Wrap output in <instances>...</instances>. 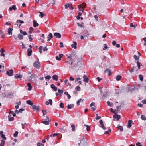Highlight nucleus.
<instances>
[{
  "label": "nucleus",
  "instance_id": "obj_30",
  "mask_svg": "<svg viewBox=\"0 0 146 146\" xmlns=\"http://www.w3.org/2000/svg\"><path fill=\"white\" fill-rule=\"evenodd\" d=\"M107 104L108 106L110 107H112L113 105V103H111L109 101H107Z\"/></svg>",
  "mask_w": 146,
  "mask_h": 146
},
{
  "label": "nucleus",
  "instance_id": "obj_10",
  "mask_svg": "<svg viewBox=\"0 0 146 146\" xmlns=\"http://www.w3.org/2000/svg\"><path fill=\"white\" fill-rule=\"evenodd\" d=\"M83 81L86 83H87L88 81V78L87 76L84 75L83 77Z\"/></svg>",
  "mask_w": 146,
  "mask_h": 146
},
{
  "label": "nucleus",
  "instance_id": "obj_38",
  "mask_svg": "<svg viewBox=\"0 0 146 146\" xmlns=\"http://www.w3.org/2000/svg\"><path fill=\"white\" fill-rule=\"evenodd\" d=\"M33 29L32 27H30L29 29V33L31 34L32 31H33Z\"/></svg>",
  "mask_w": 146,
  "mask_h": 146
},
{
  "label": "nucleus",
  "instance_id": "obj_53",
  "mask_svg": "<svg viewBox=\"0 0 146 146\" xmlns=\"http://www.w3.org/2000/svg\"><path fill=\"white\" fill-rule=\"evenodd\" d=\"M97 79V80L98 82H100L101 80H102V78H100L99 77H98L96 78Z\"/></svg>",
  "mask_w": 146,
  "mask_h": 146
},
{
  "label": "nucleus",
  "instance_id": "obj_35",
  "mask_svg": "<svg viewBox=\"0 0 146 146\" xmlns=\"http://www.w3.org/2000/svg\"><path fill=\"white\" fill-rule=\"evenodd\" d=\"M134 58L136 60H139V56H137L136 55H135L133 56Z\"/></svg>",
  "mask_w": 146,
  "mask_h": 146
},
{
  "label": "nucleus",
  "instance_id": "obj_31",
  "mask_svg": "<svg viewBox=\"0 0 146 146\" xmlns=\"http://www.w3.org/2000/svg\"><path fill=\"white\" fill-rule=\"evenodd\" d=\"M122 77L121 76L117 75L116 77V80L117 81H119L121 78Z\"/></svg>",
  "mask_w": 146,
  "mask_h": 146
},
{
  "label": "nucleus",
  "instance_id": "obj_15",
  "mask_svg": "<svg viewBox=\"0 0 146 146\" xmlns=\"http://www.w3.org/2000/svg\"><path fill=\"white\" fill-rule=\"evenodd\" d=\"M16 22L17 24H16L15 25H18V24L19 23H20V24L19 25V26H21V24L22 23H24V22L23 21L21 20H17L16 21Z\"/></svg>",
  "mask_w": 146,
  "mask_h": 146
},
{
  "label": "nucleus",
  "instance_id": "obj_16",
  "mask_svg": "<svg viewBox=\"0 0 146 146\" xmlns=\"http://www.w3.org/2000/svg\"><path fill=\"white\" fill-rule=\"evenodd\" d=\"M52 78L54 80L57 81L58 80V77L56 75H54L53 76Z\"/></svg>",
  "mask_w": 146,
  "mask_h": 146
},
{
  "label": "nucleus",
  "instance_id": "obj_39",
  "mask_svg": "<svg viewBox=\"0 0 146 146\" xmlns=\"http://www.w3.org/2000/svg\"><path fill=\"white\" fill-rule=\"evenodd\" d=\"M43 113V115L44 116L46 115L47 113V111L45 110H42V111Z\"/></svg>",
  "mask_w": 146,
  "mask_h": 146
},
{
  "label": "nucleus",
  "instance_id": "obj_59",
  "mask_svg": "<svg viewBox=\"0 0 146 146\" xmlns=\"http://www.w3.org/2000/svg\"><path fill=\"white\" fill-rule=\"evenodd\" d=\"M136 146H142V145L139 142H137L136 144Z\"/></svg>",
  "mask_w": 146,
  "mask_h": 146
},
{
  "label": "nucleus",
  "instance_id": "obj_21",
  "mask_svg": "<svg viewBox=\"0 0 146 146\" xmlns=\"http://www.w3.org/2000/svg\"><path fill=\"white\" fill-rule=\"evenodd\" d=\"M13 9L14 10H15L17 9L15 5H13L12 7H10L9 8V10L11 11H12Z\"/></svg>",
  "mask_w": 146,
  "mask_h": 146
},
{
  "label": "nucleus",
  "instance_id": "obj_50",
  "mask_svg": "<svg viewBox=\"0 0 146 146\" xmlns=\"http://www.w3.org/2000/svg\"><path fill=\"white\" fill-rule=\"evenodd\" d=\"M119 130H120L121 131H122L123 130V127L122 126H119L118 127Z\"/></svg>",
  "mask_w": 146,
  "mask_h": 146
},
{
  "label": "nucleus",
  "instance_id": "obj_4",
  "mask_svg": "<svg viewBox=\"0 0 146 146\" xmlns=\"http://www.w3.org/2000/svg\"><path fill=\"white\" fill-rule=\"evenodd\" d=\"M46 119H45V121L42 122V123L46 125H48L49 124V121H50L48 117L46 116Z\"/></svg>",
  "mask_w": 146,
  "mask_h": 146
},
{
  "label": "nucleus",
  "instance_id": "obj_45",
  "mask_svg": "<svg viewBox=\"0 0 146 146\" xmlns=\"http://www.w3.org/2000/svg\"><path fill=\"white\" fill-rule=\"evenodd\" d=\"M75 89L77 91H80V88L79 86H77L76 87Z\"/></svg>",
  "mask_w": 146,
  "mask_h": 146
},
{
  "label": "nucleus",
  "instance_id": "obj_8",
  "mask_svg": "<svg viewBox=\"0 0 146 146\" xmlns=\"http://www.w3.org/2000/svg\"><path fill=\"white\" fill-rule=\"evenodd\" d=\"M104 72L108 74L109 76L111 75V72L109 69H106L104 71Z\"/></svg>",
  "mask_w": 146,
  "mask_h": 146
},
{
  "label": "nucleus",
  "instance_id": "obj_44",
  "mask_svg": "<svg viewBox=\"0 0 146 146\" xmlns=\"http://www.w3.org/2000/svg\"><path fill=\"white\" fill-rule=\"evenodd\" d=\"M100 127L104 130H105L106 129L105 127L104 126V124H102V125H100Z\"/></svg>",
  "mask_w": 146,
  "mask_h": 146
},
{
  "label": "nucleus",
  "instance_id": "obj_54",
  "mask_svg": "<svg viewBox=\"0 0 146 146\" xmlns=\"http://www.w3.org/2000/svg\"><path fill=\"white\" fill-rule=\"evenodd\" d=\"M130 26L131 27H134V28H135V26L132 23H131L130 25Z\"/></svg>",
  "mask_w": 146,
  "mask_h": 146
},
{
  "label": "nucleus",
  "instance_id": "obj_11",
  "mask_svg": "<svg viewBox=\"0 0 146 146\" xmlns=\"http://www.w3.org/2000/svg\"><path fill=\"white\" fill-rule=\"evenodd\" d=\"M32 108L33 109L36 110L38 111H39V106H36L35 105H34L33 106Z\"/></svg>",
  "mask_w": 146,
  "mask_h": 146
},
{
  "label": "nucleus",
  "instance_id": "obj_24",
  "mask_svg": "<svg viewBox=\"0 0 146 146\" xmlns=\"http://www.w3.org/2000/svg\"><path fill=\"white\" fill-rule=\"evenodd\" d=\"M132 122V121L131 120H129L128 123L127 127L128 128H130L131 126V123Z\"/></svg>",
  "mask_w": 146,
  "mask_h": 146
},
{
  "label": "nucleus",
  "instance_id": "obj_41",
  "mask_svg": "<svg viewBox=\"0 0 146 146\" xmlns=\"http://www.w3.org/2000/svg\"><path fill=\"white\" fill-rule=\"evenodd\" d=\"M141 118L143 120H146V118L144 115H142L141 117Z\"/></svg>",
  "mask_w": 146,
  "mask_h": 146
},
{
  "label": "nucleus",
  "instance_id": "obj_17",
  "mask_svg": "<svg viewBox=\"0 0 146 146\" xmlns=\"http://www.w3.org/2000/svg\"><path fill=\"white\" fill-rule=\"evenodd\" d=\"M27 52H28V56H30L31 55L32 52V50L31 48H29L28 49Z\"/></svg>",
  "mask_w": 146,
  "mask_h": 146
},
{
  "label": "nucleus",
  "instance_id": "obj_57",
  "mask_svg": "<svg viewBox=\"0 0 146 146\" xmlns=\"http://www.w3.org/2000/svg\"><path fill=\"white\" fill-rule=\"evenodd\" d=\"M80 80V77H77V78H76L75 80V82H77V81Z\"/></svg>",
  "mask_w": 146,
  "mask_h": 146
},
{
  "label": "nucleus",
  "instance_id": "obj_49",
  "mask_svg": "<svg viewBox=\"0 0 146 146\" xmlns=\"http://www.w3.org/2000/svg\"><path fill=\"white\" fill-rule=\"evenodd\" d=\"M21 125L22 126V128L23 129H24V126L25 125H27V124L26 123H25L24 124L22 123L21 124Z\"/></svg>",
  "mask_w": 146,
  "mask_h": 146
},
{
  "label": "nucleus",
  "instance_id": "obj_61",
  "mask_svg": "<svg viewBox=\"0 0 146 146\" xmlns=\"http://www.w3.org/2000/svg\"><path fill=\"white\" fill-rule=\"evenodd\" d=\"M56 60H58L59 61L61 60V58H60L58 56H56Z\"/></svg>",
  "mask_w": 146,
  "mask_h": 146
},
{
  "label": "nucleus",
  "instance_id": "obj_7",
  "mask_svg": "<svg viewBox=\"0 0 146 146\" xmlns=\"http://www.w3.org/2000/svg\"><path fill=\"white\" fill-rule=\"evenodd\" d=\"M54 35L56 38H59L61 37V34L58 33H54Z\"/></svg>",
  "mask_w": 146,
  "mask_h": 146
},
{
  "label": "nucleus",
  "instance_id": "obj_51",
  "mask_svg": "<svg viewBox=\"0 0 146 146\" xmlns=\"http://www.w3.org/2000/svg\"><path fill=\"white\" fill-rule=\"evenodd\" d=\"M111 112H113L114 114L115 113H116V110H115V111H114V110H113L112 108L111 109Z\"/></svg>",
  "mask_w": 146,
  "mask_h": 146
},
{
  "label": "nucleus",
  "instance_id": "obj_36",
  "mask_svg": "<svg viewBox=\"0 0 146 146\" xmlns=\"http://www.w3.org/2000/svg\"><path fill=\"white\" fill-rule=\"evenodd\" d=\"M45 78L46 79H48L49 80L51 78V77L49 75H47L46 76Z\"/></svg>",
  "mask_w": 146,
  "mask_h": 146
},
{
  "label": "nucleus",
  "instance_id": "obj_55",
  "mask_svg": "<svg viewBox=\"0 0 146 146\" xmlns=\"http://www.w3.org/2000/svg\"><path fill=\"white\" fill-rule=\"evenodd\" d=\"M28 38L29 39V41H31L32 40V38L31 37V35H30L29 36Z\"/></svg>",
  "mask_w": 146,
  "mask_h": 146
},
{
  "label": "nucleus",
  "instance_id": "obj_56",
  "mask_svg": "<svg viewBox=\"0 0 146 146\" xmlns=\"http://www.w3.org/2000/svg\"><path fill=\"white\" fill-rule=\"evenodd\" d=\"M58 92L59 93L62 94L63 93V91L62 90L58 89Z\"/></svg>",
  "mask_w": 146,
  "mask_h": 146
},
{
  "label": "nucleus",
  "instance_id": "obj_23",
  "mask_svg": "<svg viewBox=\"0 0 146 146\" xmlns=\"http://www.w3.org/2000/svg\"><path fill=\"white\" fill-rule=\"evenodd\" d=\"M27 86L28 87V90L29 91H30L32 88V86L31 85V84L30 83H28L27 84Z\"/></svg>",
  "mask_w": 146,
  "mask_h": 146
},
{
  "label": "nucleus",
  "instance_id": "obj_13",
  "mask_svg": "<svg viewBox=\"0 0 146 146\" xmlns=\"http://www.w3.org/2000/svg\"><path fill=\"white\" fill-rule=\"evenodd\" d=\"M39 24L37 23V21L35 20L33 21V26L34 27H35L38 26Z\"/></svg>",
  "mask_w": 146,
  "mask_h": 146
},
{
  "label": "nucleus",
  "instance_id": "obj_20",
  "mask_svg": "<svg viewBox=\"0 0 146 146\" xmlns=\"http://www.w3.org/2000/svg\"><path fill=\"white\" fill-rule=\"evenodd\" d=\"M13 29L11 28H9L8 29V32L9 35H12V34Z\"/></svg>",
  "mask_w": 146,
  "mask_h": 146
},
{
  "label": "nucleus",
  "instance_id": "obj_32",
  "mask_svg": "<svg viewBox=\"0 0 146 146\" xmlns=\"http://www.w3.org/2000/svg\"><path fill=\"white\" fill-rule=\"evenodd\" d=\"M64 94L67 96L68 99H70L71 98V96L68 94L67 92H65Z\"/></svg>",
  "mask_w": 146,
  "mask_h": 146
},
{
  "label": "nucleus",
  "instance_id": "obj_2",
  "mask_svg": "<svg viewBox=\"0 0 146 146\" xmlns=\"http://www.w3.org/2000/svg\"><path fill=\"white\" fill-rule=\"evenodd\" d=\"M86 4L85 3H83L82 4H80L78 5V7L79 9V11H82V12H83L84 11V9L86 7Z\"/></svg>",
  "mask_w": 146,
  "mask_h": 146
},
{
  "label": "nucleus",
  "instance_id": "obj_46",
  "mask_svg": "<svg viewBox=\"0 0 146 146\" xmlns=\"http://www.w3.org/2000/svg\"><path fill=\"white\" fill-rule=\"evenodd\" d=\"M70 4L69 3H67L65 5V9H67L68 7H69V5Z\"/></svg>",
  "mask_w": 146,
  "mask_h": 146
},
{
  "label": "nucleus",
  "instance_id": "obj_37",
  "mask_svg": "<svg viewBox=\"0 0 146 146\" xmlns=\"http://www.w3.org/2000/svg\"><path fill=\"white\" fill-rule=\"evenodd\" d=\"M71 127L72 128V131H74L75 130V125H71Z\"/></svg>",
  "mask_w": 146,
  "mask_h": 146
},
{
  "label": "nucleus",
  "instance_id": "obj_33",
  "mask_svg": "<svg viewBox=\"0 0 146 146\" xmlns=\"http://www.w3.org/2000/svg\"><path fill=\"white\" fill-rule=\"evenodd\" d=\"M5 141L3 139H2L1 141V142L0 144V146H4Z\"/></svg>",
  "mask_w": 146,
  "mask_h": 146
},
{
  "label": "nucleus",
  "instance_id": "obj_25",
  "mask_svg": "<svg viewBox=\"0 0 146 146\" xmlns=\"http://www.w3.org/2000/svg\"><path fill=\"white\" fill-rule=\"evenodd\" d=\"M11 115L9 114L8 115L9 121H12L14 120V118L13 117H11Z\"/></svg>",
  "mask_w": 146,
  "mask_h": 146
},
{
  "label": "nucleus",
  "instance_id": "obj_9",
  "mask_svg": "<svg viewBox=\"0 0 146 146\" xmlns=\"http://www.w3.org/2000/svg\"><path fill=\"white\" fill-rule=\"evenodd\" d=\"M36 77V75L34 74H32L31 75V76L29 77V80L32 81H33L32 79H35Z\"/></svg>",
  "mask_w": 146,
  "mask_h": 146
},
{
  "label": "nucleus",
  "instance_id": "obj_47",
  "mask_svg": "<svg viewBox=\"0 0 146 146\" xmlns=\"http://www.w3.org/2000/svg\"><path fill=\"white\" fill-rule=\"evenodd\" d=\"M139 78H140V80L142 81L143 80V76L141 75H139Z\"/></svg>",
  "mask_w": 146,
  "mask_h": 146
},
{
  "label": "nucleus",
  "instance_id": "obj_29",
  "mask_svg": "<svg viewBox=\"0 0 146 146\" xmlns=\"http://www.w3.org/2000/svg\"><path fill=\"white\" fill-rule=\"evenodd\" d=\"M18 38L19 40H21L23 38V36L21 34H19L18 35Z\"/></svg>",
  "mask_w": 146,
  "mask_h": 146
},
{
  "label": "nucleus",
  "instance_id": "obj_19",
  "mask_svg": "<svg viewBox=\"0 0 146 146\" xmlns=\"http://www.w3.org/2000/svg\"><path fill=\"white\" fill-rule=\"evenodd\" d=\"M51 88L52 89L56 91L57 90V88L55 86L54 84H52L50 86Z\"/></svg>",
  "mask_w": 146,
  "mask_h": 146
},
{
  "label": "nucleus",
  "instance_id": "obj_34",
  "mask_svg": "<svg viewBox=\"0 0 146 146\" xmlns=\"http://www.w3.org/2000/svg\"><path fill=\"white\" fill-rule=\"evenodd\" d=\"M18 132L17 131H16L15 132V133H14V134L13 135V137H17V135H18Z\"/></svg>",
  "mask_w": 146,
  "mask_h": 146
},
{
  "label": "nucleus",
  "instance_id": "obj_43",
  "mask_svg": "<svg viewBox=\"0 0 146 146\" xmlns=\"http://www.w3.org/2000/svg\"><path fill=\"white\" fill-rule=\"evenodd\" d=\"M39 13V16L41 18H42L44 15L43 13L41 12H40Z\"/></svg>",
  "mask_w": 146,
  "mask_h": 146
},
{
  "label": "nucleus",
  "instance_id": "obj_40",
  "mask_svg": "<svg viewBox=\"0 0 146 146\" xmlns=\"http://www.w3.org/2000/svg\"><path fill=\"white\" fill-rule=\"evenodd\" d=\"M60 107L62 108H63L64 107V104L62 103H61L60 104Z\"/></svg>",
  "mask_w": 146,
  "mask_h": 146
},
{
  "label": "nucleus",
  "instance_id": "obj_22",
  "mask_svg": "<svg viewBox=\"0 0 146 146\" xmlns=\"http://www.w3.org/2000/svg\"><path fill=\"white\" fill-rule=\"evenodd\" d=\"M22 75L20 74H16L15 75V77L16 79L20 78H21Z\"/></svg>",
  "mask_w": 146,
  "mask_h": 146
},
{
  "label": "nucleus",
  "instance_id": "obj_5",
  "mask_svg": "<svg viewBox=\"0 0 146 146\" xmlns=\"http://www.w3.org/2000/svg\"><path fill=\"white\" fill-rule=\"evenodd\" d=\"M13 71L11 69L7 71L6 74L9 76H12L13 75Z\"/></svg>",
  "mask_w": 146,
  "mask_h": 146
},
{
  "label": "nucleus",
  "instance_id": "obj_48",
  "mask_svg": "<svg viewBox=\"0 0 146 146\" xmlns=\"http://www.w3.org/2000/svg\"><path fill=\"white\" fill-rule=\"evenodd\" d=\"M1 137L2 138H3L4 140H6V138L5 137V135L3 134V133H2L1 134Z\"/></svg>",
  "mask_w": 146,
  "mask_h": 146
},
{
  "label": "nucleus",
  "instance_id": "obj_12",
  "mask_svg": "<svg viewBox=\"0 0 146 146\" xmlns=\"http://www.w3.org/2000/svg\"><path fill=\"white\" fill-rule=\"evenodd\" d=\"M5 50L3 49H0V52H1V54H0L1 56H3L4 57L5 56V55L4 54L3 52H5Z\"/></svg>",
  "mask_w": 146,
  "mask_h": 146
},
{
  "label": "nucleus",
  "instance_id": "obj_62",
  "mask_svg": "<svg viewBox=\"0 0 146 146\" xmlns=\"http://www.w3.org/2000/svg\"><path fill=\"white\" fill-rule=\"evenodd\" d=\"M69 8L70 9H71L72 10L74 9L72 7V4H70Z\"/></svg>",
  "mask_w": 146,
  "mask_h": 146
},
{
  "label": "nucleus",
  "instance_id": "obj_63",
  "mask_svg": "<svg viewBox=\"0 0 146 146\" xmlns=\"http://www.w3.org/2000/svg\"><path fill=\"white\" fill-rule=\"evenodd\" d=\"M47 48L46 47H44L43 48V50L44 51H47Z\"/></svg>",
  "mask_w": 146,
  "mask_h": 146
},
{
  "label": "nucleus",
  "instance_id": "obj_6",
  "mask_svg": "<svg viewBox=\"0 0 146 146\" xmlns=\"http://www.w3.org/2000/svg\"><path fill=\"white\" fill-rule=\"evenodd\" d=\"M113 117L114 118V120L115 121V119H116V120L117 121H118L120 119L121 117L120 115H119L116 113L114 114V115L113 116Z\"/></svg>",
  "mask_w": 146,
  "mask_h": 146
},
{
  "label": "nucleus",
  "instance_id": "obj_18",
  "mask_svg": "<svg viewBox=\"0 0 146 146\" xmlns=\"http://www.w3.org/2000/svg\"><path fill=\"white\" fill-rule=\"evenodd\" d=\"M77 43L76 42H74L73 44L71 45V46L72 48H74L75 49H76L77 48L76 47Z\"/></svg>",
  "mask_w": 146,
  "mask_h": 146
},
{
  "label": "nucleus",
  "instance_id": "obj_42",
  "mask_svg": "<svg viewBox=\"0 0 146 146\" xmlns=\"http://www.w3.org/2000/svg\"><path fill=\"white\" fill-rule=\"evenodd\" d=\"M57 135H58V134H57V133L52 134L50 135V136L51 137H55V136H57Z\"/></svg>",
  "mask_w": 146,
  "mask_h": 146
},
{
  "label": "nucleus",
  "instance_id": "obj_64",
  "mask_svg": "<svg viewBox=\"0 0 146 146\" xmlns=\"http://www.w3.org/2000/svg\"><path fill=\"white\" fill-rule=\"evenodd\" d=\"M48 36L50 38H52L53 37L52 34L51 33H50L48 35Z\"/></svg>",
  "mask_w": 146,
  "mask_h": 146
},
{
  "label": "nucleus",
  "instance_id": "obj_52",
  "mask_svg": "<svg viewBox=\"0 0 146 146\" xmlns=\"http://www.w3.org/2000/svg\"><path fill=\"white\" fill-rule=\"evenodd\" d=\"M49 104L50 105H52V101L51 99H49L48 100Z\"/></svg>",
  "mask_w": 146,
  "mask_h": 146
},
{
  "label": "nucleus",
  "instance_id": "obj_26",
  "mask_svg": "<svg viewBox=\"0 0 146 146\" xmlns=\"http://www.w3.org/2000/svg\"><path fill=\"white\" fill-rule=\"evenodd\" d=\"M83 99H82L81 98L79 99L77 102V105H79L80 102H83Z\"/></svg>",
  "mask_w": 146,
  "mask_h": 146
},
{
  "label": "nucleus",
  "instance_id": "obj_1",
  "mask_svg": "<svg viewBox=\"0 0 146 146\" xmlns=\"http://www.w3.org/2000/svg\"><path fill=\"white\" fill-rule=\"evenodd\" d=\"M67 58L70 59V61L73 60V61H75L78 59L77 56L74 52L72 53L69 56H68Z\"/></svg>",
  "mask_w": 146,
  "mask_h": 146
},
{
  "label": "nucleus",
  "instance_id": "obj_3",
  "mask_svg": "<svg viewBox=\"0 0 146 146\" xmlns=\"http://www.w3.org/2000/svg\"><path fill=\"white\" fill-rule=\"evenodd\" d=\"M33 66L37 69H39L40 67V62L38 61H35L33 64Z\"/></svg>",
  "mask_w": 146,
  "mask_h": 146
},
{
  "label": "nucleus",
  "instance_id": "obj_58",
  "mask_svg": "<svg viewBox=\"0 0 146 146\" xmlns=\"http://www.w3.org/2000/svg\"><path fill=\"white\" fill-rule=\"evenodd\" d=\"M84 126L86 127V129L87 131H88L90 130V127H89L87 125H85Z\"/></svg>",
  "mask_w": 146,
  "mask_h": 146
},
{
  "label": "nucleus",
  "instance_id": "obj_27",
  "mask_svg": "<svg viewBox=\"0 0 146 146\" xmlns=\"http://www.w3.org/2000/svg\"><path fill=\"white\" fill-rule=\"evenodd\" d=\"M26 103L29 105L32 106L33 105V103L31 100H27L26 101Z\"/></svg>",
  "mask_w": 146,
  "mask_h": 146
},
{
  "label": "nucleus",
  "instance_id": "obj_60",
  "mask_svg": "<svg viewBox=\"0 0 146 146\" xmlns=\"http://www.w3.org/2000/svg\"><path fill=\"white\" fill-rule=\"evenodd\" d=\"M42 145H43V146L44 145V144H42L41 143L39 142V143H38L37 144V146H40Z\"/></svg>",
  "mask_w": 146,
  "mask_h": 146
},
{
  "label": "nucleus",
  "instance_id": "obj_14",
  "mask_svg": "<svg viewBox=\"0 0 146 146\" xmlns=\"http://www.w3.org/2000/svg\"><path fill=\"white\" fill-rule=\"evenodd\" d=\"M74 105L73 104H68L67 105V108L68 109L70 110L72 108H74Z\"/></svg>",
  "mask_w": 146,
  "mask_h": 146
},
{
  "label": "nucleus",
  "instance_id": "obj_28",
  "mask_svg": "<svg viewBox=\"0 0 146 146\" xmlns=\"http://www.w3.org/2000/svg\"><path fill=\"white\" fill-rule=\"evenodd\" d=\"M137 63L138 69H140V66H142L141 64L139 61H137Z\"/></svg>",
  "mask_w": 146,
  "mask_h": 146
}]
</instances>
